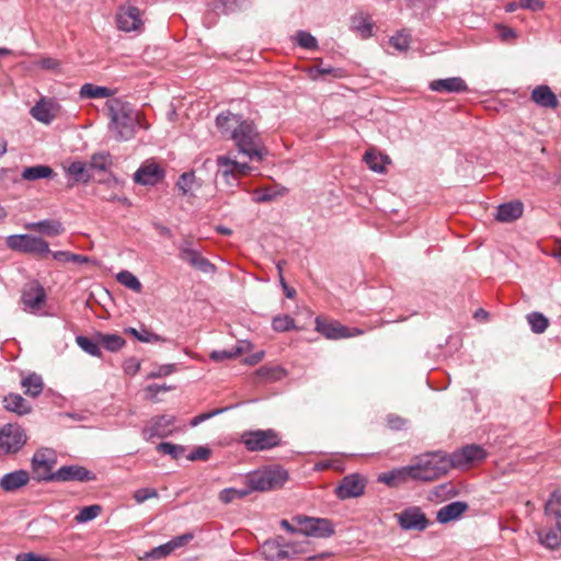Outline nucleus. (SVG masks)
Wrapping results in <instances>:
<instances>
[{
  "mask_svg": "<svg viewBox=\"0 0 561 561\" xmlns=\"http://www.w3.org/2000/svg\"><path fill=\"white\" fill-rule=\"evenodd\" d=\"M216 125L222 136L234 142L238 152L250 161L261 162L268 150L253 122L241 115L225 112L217 116Z\"/></svg>",
  "mask_w": 561,
  "mask_h": 561,
  "instance_id": "nucleus-1",
  "label": "nucleus"
},
{
  "mask_svg": "<svg viewBox=\"0 0 561 561\" xmlns=\"http://www.w3.org/2000/svg\"><path fill=\"white\" fill-rule=\"evenodd\" d=\"M110 112V131L118 141H126L135 136L139 125V113L134 110L130 103L121 99L107 101Z\"/></svg>",
  "mask_w": 561,
  "mask_h": 561,
  "instance_id": "nucleus-2",
  "label": "nucleus"
},
{
  "mask_svg": "<svg viewBox=\"0 0 561 561\" xmlns=\"http://www.w3.org/2000/svg\"><path fill=\"white\" fill-rule=\"evenodd\" d=\"M412 479L433 481L449 471L453 467L450 456L442 451L430 453L412 465Z\"/></svg>",
  "mask_w": 561,
  "mask_h": 561,
  "instance_id": "nucleus-3",
  "label": "nucleus"
},
{
  "mask_svg": "<svg viewBox=\"0 0 561 561\" xmlns=\"http://www.w3.org/2000/svg\"><path fill=\"white\" fill-rule=\"evenodd\" d=\"M288 472L279 466L266 467L247 477V488L251 492H266L282 488L288 480Z\"/></svg>",
  "mask_w": 561,
  "mask_h": 561,
  "instance_id": "nucleus-4",
  "label": "nucleus"
},
{
  "mask_svg": "<svg viewBox=\"0 0 561 561\" xmlns=\"http://www.w3.org/2000/svg\"><path fill=\"white\" fill-rule=\"evenodd\" d=\"M217 172L216 176L222 181L228 187H237L240 179L254 171V168L247 162H239L229 156H218L216 158Z\"/></svg>",
  "mask_w": 561,
  "mask_h": 561,
  "instance_id": "nucleus-5",
  "label": "nucleus"
},
{
  "mask_svg": "<svg viewBox=\"0 0 561 561\" xmlns=\"http://www.w3.org/2000/svg\"><path fill=\"white\" fill-rule=\"evenodd\" d=\"M179 430L174 415H156L147 421L141 430V436L146 442H150L153 438H167Z\"/></svg>",
  "mask_w": 561,
  "mask_h": 561,
  "instance_id": "nucleus-6",
  "label": "nucleus"
},
{
  "mask_svg": "<svg viewBox=\"0 0 561 561\" xmlns=\"http://www.w3.org/2000/svg\"><path fill=\"white\" fill-rule=\"evenodd\" d=\"M241 442L250 451L266 450L280 443L278 433L272 428L249 431L242 434Z\"/></svg>",
  "mask_w": 561,
  "mask_h": 561,
  "instance_id": "nucleus-7",
  "label": "nucleus"
},
{
  "mask_svg": "<svg viewBox=\"0 0 561 561\" xmlns=\"http://www.w3.org/2000/svg\"><path fill=\"white\" fill-rule=\"evenodd\" d=\"M7 245L14 251L45 255L49 254L48 243L39 238L32 234H11L7 238Z\"/></svg>",
  "mask_w": 561,
  "mask_h": 561,
  "instance_id": "nucleus-8",
  "label": "nucleus"
},
{
  "mask_svg": "<svg viewBox=\"0 0 561 561\" xmlns=\"http://www.w3.org/2000/svg\"><path fill=\"white\" fill-rule=\"evenodd\" d=\"M293 522L299 526V534L304 537L329 538L334 534V526L327 518L296 516Z\"/></svg>",
  "mask_w": 561,
  "mask_h": 561,
  "instance_id": "nucleus-9",
  "label": "nucleus"
},
{
  "mask_svg": "<svg viewBox=\"0 0 561 561\" xmlns=\"http://www.w3.org/2000/svg\"><path fill=\"white\" fill-rule=\"evenodd\" d=\"M316 331L329 340H340L363 334V330L342 325L337 321H328L322 317L316 318Z\"/></svg>",
  "mask_w": 561,
  "mask_h": 561,
  "instance_id": "nucleus-10",
  "label": "nucleus"
},
{
  "mask_svg": "<svg viewBox=\"0 0 561 561\" xmlns=\"http://www.w3.org/2000/svg\"><path fill=\"white\" fill-rule=\"evenodd\" d=\"M25 442V433L18 425L8 424L0 430V454L16 453Z\"/></svg>",
  "mask_w": 561,
  "mask_h": 561,
  "instance_id": "nucleus-11",
  "label": "nucleus"
},
{
  "mask_svg": "<svg viewBox=\"0 0 561 561\" xmlns=\"http://www.w3.org/2000/svg\"><path fill=\"white\" fill-rule=\"evenodd\" d=\"M56 463V454L53 449H38L32 457V469L38 481H51L53 467Z\"/></svg>",
  "mask_w": 561,
  "mask_h": 561,
  "instance_id": "nucleus-12",
  "label": "nucleus"
},
{
  "mask_svg": "<svg viewBox=\"0 0 561 561\" xmlns=\"http://www.w3.org/2000/svg\"><path fill=\"white\" fill-rule=\"evenodd\" d=\"M367 479L359 473L345 476L335 489V495L340 500L359 497L365 493Z\"/></svg>",
  "mask_w": 561,
  "mask_h": 561,
  "instance_id": "nucleus-13",
  "label": "nucleus"
},
{
  "mask_svg": "<svg viewBox=\"0 0 561 561\" xmlns=\"http://www.w3.org/2000/svg\"><path fill=\"white\" fill-rule=\"evenodd\" d=\"M403 530L422 531L427 528L428 519L419 506H410L394 515Z\"/></svg>",
  "mask_w": 561,
  "mask_h": 561,
  "instance_id": "nucleus-14",
  "label": "nucleus"
},
{
  "mask_svg": "<svg viewBox=\"0 0 561 561\" xmlns=\"http://www.w3.org/2000/svg\"><path fill=\"white\" fill-rule=\"evenodd\" d=\"M46 301L44 288L36 282L27 283L22 289L21 304L24 311L37 312Z\"/></svg>",
  "mask_w": 561,
  "mask_h": 561,
  "instance_id": "nucleus-15",
  "label": "nucleus"
},
{
  "mask_svg": "<svg viewBox=\"0 0 561 561\" xmlns=\"http://www.w3.org/2000/svg\"><path fill=\"white\" fill-rule=\"evenodd\" d=\"M60 104L53 99L41 98L30 110L31 116L37 122L49 125L57 118L60 112Z\"/></svg>",
  "mask_w": 561,
  "mask_h": 561,
  "instance_id": "nucleus-16",
  "label": "nucleus"
},
{
  "mask_svg": "<svg viewBox=\"0 0 561 561\" xmlns=\"http://www.w3.org/2000/svg\"><path fill=\"white\" fill-rule=\"evenodd\" d=\"M116 25L123 32L139 31L142 26L140 10L133 5L121 7L116 13Z\"/></svg>",
  "mask_w": 561,
  "mask_h": 561,
  "instance_id": "nucleus-17",
  "label": "nucleus"
},
{
  "mask_svg": "<svg viewBox=\"0 0 561 561\" xmlns=\"http://www.w3.org/2000/svg\"><path fill=\"white\" fill-rule=\"evenodd\" d=\"M449 456L454 468H465L473 462L483 460L486 454L484 449L478 445H468Z\"/></svg>",
  "mask_w": 561,
  "mask_h": 561,
  "instance_id": "nucleus-18",
  "label": "nucleus"
},
{
  "mask_svg": "<svg viewBox=\"0 0 561 561\" xmlns=\"http://www.w3.org/2000/svg\"><path fill=\"white\" fill-rule=\"evenodd\" d=\"M95 474L85 469L82 466L72 465V466H64L60 467L56 472L53 473L50 480L53 481H79V482H88L95 480Z\"/></svg>",
  "mask_w": 561,
  "mask_h": 561,
  "instance_id": "nucleus-19",
  "label": "nucleus"
},
{
  "mask_svg": "<svg viewBox=\"0 0 561 561\" xmlns=\"http://www.w3.org/2000/svg\"><path fill=\"white\" fill-rule=\"evenodd\" d=\"M180 259L187 262L193 267L202 271L203 273H211L215 271L214 264H211L206 257L192 247V243L185 241L179 247Z\"/></svg>",
  "mask_w": 561,
  "mask_h": 561,
  "instance_id": "nucleus-20",
  "label": "nucleus"
},
{
  "mask_svg": "<svg viewBox=\"0 0 561 561\" xmlns=\"http://www.w3.org/2000/svg\"><path fill=\"white\" fill-rule=\"evenodd\" d=\"M164 178V171L156 162H145L134 174L136 183L141 185H154Z\"/></svg>",
  "mask_w": 561,
  "mask_h": 561,
  "instance_id": "nucleus-21",
  "label": "nucleus"
},
{
  "mask_svg": "<svg viewBox=\"0 0 561 561\" xmlns=\"http://www.w3.org/2000/svg\"><path fill=\"white\" fill-rule=\"evenodd\" d=\"M30 480L28 471L23 469L14 470L0 478V489L5 493H14L27 485Z\"/></svg>",
  "mask_w": 561,
  "mask_h": 561,
  "instance_id": "nucleus-22",
  "label": "nucleus"
},
{
  "mask_svg": "<svg viewBox=\"0 0 561 561\" xmlns=\"http://www.w3.org/2000/svg\"><path fill=\"white\" fill-rule=\"evenodd\" d=\"M262 554L270 561L288 560V548L284 538L266 540L261 548Z\"/></svg>",
  "mask_w": 561,
  "mask_h": 561,
  "instance_id": "nucleus-23",
  "label": "nucleus"
},
{
  "mask_svg": "<svg viewBox=\"0 0 561 561\" xmlns=\"http://www.w3.org/2000/svg\"><path fill=\"white\" fill-rule=\"evenodd\" d=\"M430 89L439 93H460L468 90V85L460 77L436 79L430 82Z\"/></svg>",
  "mask_w": 561,
  "mask_h": 561,
  "instance_id": "nucleus-24",
  "label": "nucleus"
},
{
  "mask_svg": "<svg viewBox=\"0 0 561 561\" xmlns=\"http://www.w3.org/2000/svg\"><path fill=\"white\" fill-rule=\"evenodd\" d=\"M468 504L462 501L451 502L437 512L436 519L440 524H447L459 519L465 512L468 510Z\"/></svg>",
  "mask_w": 561,
  "mask_h": 561,
  "instance_id": "nucleus-25",
  "label": "nucleus"
},
{
  "mask_svg": "<svg viewBox=\"0 0 561 561\" xmlns=\"http://www.w3.org/2000/svg\"><path fill=\"white\" fill-rule=\"evenodd\" d=\"M409 479H412V468L411 466H405L379 474L377 481L394 488Z\"/></svg>",
  "mask_w": 561,
  "mask_h": 561,
  "instance_id": "nucleus-26",
  "label": "nucleus"
},
{
  "mask_svg": "<svg viewBox=\"0 0 561 561\" xmlns=\"http://www.w3.org/2000/svg\"><path fill=\"white\" fill-rule=\"evenodd\" d=\"M524 205L519 201L501 204L497 206L495 218L501 222H511L522 217Z\"/></svg>",
  "mask_w": 561,
  "mask_h": 561,
  "instance_id": "nucleus-27",
  "label": "nucleus"
},
{
  "mask_svg": "<svg viewBox=\"0 0 561 561\" xmlns=\"http://www.w3.org/2000/svg\"><path fill=\"white\" fill-rule=\"evenodd\" d=\"M539 542L548 549L561 548V525L551 524L550 527L537 531Z\"/></svg>",
  "mask_w": 561,
  "mask_h": 561,
  "instance_id": "nucleus-28",
  "label": "nucleus"
},
{
  "mask_svg": "<svg viewBox=\"0 0 561 561\" xmlns=\"http://www.w3.org/2000/svg\"><path fill=\"white\" fill-rule=\"evenodd\" d=\"M26 228L47 237H57L65 231L62 224L56 219H45L36 222H30L26 225Z\"/></svg>",
  "mask_w": 561,
  "mask_h": 561,
  "instance_id": "nucleus-29",
  "label": "nucleus"
},
{
  "mask_svg": "<svg viewBox=\"0 0 561 561\" xmlns=\"http://www.w3.org/2000/svg\"><path fill=\"white\" fill-rule=\"evenodd\" d=\"M531 100L539 106L556 108L559 104L557 95L548 85H538L531 91Z\"/></svg>",
  "mask_w": 561,
  "mask_h": 561,
  "instance_id": "nucleus-30",
  "label": "nucleus"
},
{
  "mask_svg": "<svg viewBox=\"0 0 561 561\" xmlns=\"http://www.w3.org/2000/svg\"><path fill=\"white\" fill-rule=\"evenodd\" d=\"M545 516L550 524L561 525V491L556 490L545 505Z\"/></svg>",
  "mask_w": 561,
  "mask_h": 561,
  "instance_id": "nucleus-31",
  "label": "nucleus"
},
{
  "mask_svg": "<svg viewBox=\"0 0 561 561\" xmlns=\"http://www.w3.org/2000/svg\"><path fill=\"white\" fill-rule=\"evenodd\" d=\"M288 190L282 185H273L262 188H256L253 192V201L255 203H268L275 201L277 197L286 195Z\"/></svg>",
  "mask_w": 561,
  "mask_h": 561,
  "instance_id": "nucleus-32",
  "label": "nucleus"
},
{
  "mask_svg": "<svg viewBox=\"0 0 561 561\" xmlns=\"http://www.w3.org/2000/svg\"><path fill=\"white\" fill-rule=\"evenodd\" d=\"M4 409L14 412L20 415L27 414L31 411V407L27 401L18 393H10L3 399Z\"/></svg>",
  "mask_w": 561,
  "mask_h": 561,
  "instance_id": "nucleus-33",
  "label": "nucleus"
},
{
  "mask_svg": "<svg viewBox=\"0 0 561 561\" xmlns=\"http://www.w3.org/2000/svg\"><path fill=\"white\" fill-rule=\"evenodd\" d=\"M54 175V170L44 164L32 165L23 169L21 178L24 181H36L39 179H49Z\"/></svg>",
  "mask_w": 561,
  "mask_h": 561,
  "instance_id": "nucleus-34",
  "label": "nucleus"
},
{
  "mask_svg": "<svg viewBox=\"0 0 561 561\" xmlns=\"http://www.w3.org/2000/svg\"><path fill=\"white\" fill-rule=\"evenodd\" d=\"M67 173L77 182H89L92 178L89 164L82 161L71 162L67 169Z\"/></svg>",
  "mask_w": 561,
  "mask_h": 561,
  "instance_id": "nucleus-35",
  "label": "nucleus"
},
{
  "mask_svg": "<svg viewBox=\"0 0 561 561\" xmlns=\"http://www.w3.org/2000/svg\"><path fill=\"white\" fill-rule=\"evenodd\" d=\"M113 91L106 87H100L92 83H84L79 91L81 99H105L112 96Z\"/></svg>",
  "mask_w": 561,
  "mask_h": 561,
  "instance_id": "nucleus-36",
  "label": "nucleus"
},
{
  "mask_svg": "<svg viewBox=\"0 0 561 561\" xmlns=\"http://www.w3.org/2000/svg\"><path fill=\"white\" fill-rule=\"evenodd\" d=\"M21 385L24 388L25 393L31 397H37L41 394L44 388L42 377L35 373L30 374L27 377L23 378Z\"/></svg>",
  "mask_w": 561,
  "mask_h": 561,
  "instance_id": "nucleus-37",
  "label": "nucleus"
},
{
  "mask_svg": "<svg viewBox=\"0 0 561 561\" xmlns=\"http://www.w3.org/2000/svg\"><path fill=\"white\" fill-rule=\"evenodd\" d=\"M364 161L371 171L382 173L385 171L387 157L377 153L374 150H368L364 154Z\"/></svg>",
  "mask_w": 561,
  "mask_h": 561,
  "instance_id": "nucleus-38",
  "label": "nucleus"
},
{
  "mask_svg": "<svg viewBox=\"0 0 561 561\" xmlns=\"http://www.w3.org/2000/svg\"><path fill=\"white\" fill-rule=\"evenodd\" d=\"M308 73L312 80H317V79H319V77L324 76V75H331L334 78L344 77V71L342 69L333 68L331 66H322V65H317V66L310 67L308 69Z\"/></svg>",
  "mask_w": 561,
  "mask_h": 561,
  "instance_id": "nucleus-39",
  "label": "nucleus"
},
{
  "mask_svg": "<svg viewBox=\"0 0 561 561\" xmlns=\"http://www.w3.org/2000/svg\"><path fill=\"white\" fill-rule=\"evenodd\" d=\"M112 165V157L108 152H98L91 157L90 170L107 171Z\"/></svg>",
  "mask_w": 561,
  "mask_h": 561,
  "instance_id": "nucleus-40",
  "label": "nucleus"
},
{
  "mask_svg": "<svg viewBox=\"0 0 561 561\" xmlns=\"http://www.w3.org/2000/svg\"><path fill=\"white\" fill-rule=\"evenodd\" d=\"M102 513V506L99 504H93L89 506H84L80 510V512L75 516V520L78 524H84L90 520H93Z\"/></svg>",
  "mask_w": 561,
  "mask_h": 561,
  "instance_id": "nucleus-41",
  "label": "nucleus"
},
{
  "mask_svg": "<svg viewBox=\"0 0 561 561\" xmlns=\"http://www.w3.org/2000/svg\"><path fill=\"white\" fill-rule=\"evenodd\" d=\"M76 342L78 346L88 353L89 355L100 357L102 355L100 350V341L95 342L92 339L83 335H78L76 337Z\"/></svg>",
  "mask_w": 561,
  "mask_h": 561,
  "instance_id": "nucleus-42",
  "label": "nucleus"
},
{
  "mask_svg": "<svg viewBox=\"0 0 561 561\" xmlns=\"http://www.w3.org/2000/svg\"><path fill=\"white\" fill-rule=\"evenodd\" d=\"M248 0H218V3L214 4L216 10L221 9L224 13H232L248 8Z\"/></svg>",
  "mask_w": 561,
  "mask_h": 561,
  "instance_id": "nucleus-43",
  "label": "nucleus"
},
{
  "mask_svg": "<svg viewBox=\"0 0 561 561\" xmlns=\"http://www.w3.org/2000/svg\"><path fill=\"white\" fill-rule=\"evenodd\" d=\"M251 493V490H248V488L244 489H234V488H227L220 491L219 493V500L224 504H229L233 502L237 499H242L248 496Z\"/></svg>",
  "mask_w": 561,
  "mask_h": 561,
  "instance_id": "nucleus-44",
  "label": "nucleus"
},
{
  "mask_svg": "<svg viewBox=\"0 0 561 561\" xmlns=\"http://www.w3.org/2000/svg\"><path fill=\"white\" fill-rule=\"evenodd\" d=\"M100 344L110 352H116L125 345V340L118 334L100 335Z\"/></svg>",
  "mask_w": 561,
  "mask_h": 561,
  "instance_id": "nucleus-45",
  "label": "nucleus"
},
{
  "mask_svg": "<svg viewBox=\"0 0 561 561\" xmlns=\"http://www.w3.org/2000/svg\"><path fill=\"white\" fill-rule=\"evenodd\" d=\"M528 324L530 325V329L535 333H543L549 324L548 319L539 312H531L527 316Z\"/></svg>",
  "mask_w": 561,
  "mask_h": 561,
  "instance_id": "nucleus-46",
  "label": "nucleus"
},
{
  "mask_svg": "<svg viewBox=\"0 0 561 561\" xmlns=\"http://www.w3.org/2000/svg\"><path fill=\"white\" fill-rule=\"evenodd\" d=\"M117 280L125 287L139 293L141 290V283L139 279L129 271H122L116 276Z\"/></svg>",
  "mask_w": 561,
  "mask_h": 561,
  "instance_id": "nucleus-47",
  "label": "nucleus"
},
{
  "mask_svg": "<svg viewBox=\"0 0 561 561\" xmlns=\"http://www.w3.org/2000/svg\"><path fill=\"white\" fill-rule=\"evenodd\" d=\"M390 45L399 51H405L410 47L411 35L405 30L399 31L390 37Z\"/></svg>",
  "mask_w": 561,
  "mask_h": 561,
  "instance_id": "nucleus-48",
  "label": "nucleus"
},
{
  "mask_svg": "<svg viewBox=\"0 0 561 561\" xmlns=\"http://www.w3.org/2000/svg\"><path fill=\"white\" fill-rule=\"evenodd\" d=\"M157 450L159 453L169 455L173 459L178 460V459H180L181 457L184 456L185 447L182 446V445H175V444H172V443L162 442V443L158 444Z\"/></svg>",
  "mask_w": 561,
  "mask_h": 561,
  "instance_id": "nucleus-49",
  "label": "nucleus"
},
{
  "mask_svg": "<svg viewBox=\"0 0 561 561\" xmlns=\"http://www.w3.org/2000/svg\"><path fill=\"white\" fill-rule=\"evenodd\" d=\"M286 548H288V560L295 559L308 552L309 541L306 538L293 542L286 541Z\"/></svg>",
  "mask_w": 561,
  "mask_h": 561,
  "instance_id": "nucleus-50",
  "label": "nucleus"
},
{
  "mask_svg": "<svg viewBox=\"0 0 561 561\" xmlns=\"http://www.w3.org/2000/svg\"><path fill=\"white\" fill-rule=\"evenodd\" d=\"M294 38H295L296 43L302 48L310 49V50L318 48L317 38L313 35H311L309 32L298 31L295 34Z\"/></svg>",
  "mask_w": 561,
  "mask_h": 561,
  "instance_id": "nucleus-51",
  "label": "nucleus"
},
{
  "mask_svg": "<svg viewBox=\"0 0 561 561\" xmlns=\"http://www.w3.org/2000/svg\"><path fill=\"white\" fill-rule=\"evenodd\" d=\"M272 328L277 332L290 331L296 329L295 320L287 314H280L273 319Z\"/></svg>",
  "mask_w": 561,
  "mask_h": 561,
  "instance_id": "nucleus-52",
  "label": "nucleus"
},
{
  "mask_svg": "<svg viewBox=\"0 0 561 561\" xmlns=\"http://www.w3.org/2000/svg\"><path fill=\"white\" fill-rule=\"evenodd\" d=\"M195 180L196 178L194 172H185L179 178L176 182V187L179 188V191H181L183 195H187L192 192L195 184Z\"/></svg>",
  "mask_w": 561,
  "mask_h": 561,
  "instance_id": "nucleus-53",
  "label": "nucleus"
},
{
  "mask_svg": "<svg viewBox=\"0 0 561 561\" xmlns=\"http://www.w3.org/2000/svg\"><path fill=\"white\" fill-rule=\"evenodd\" d=\"M171 553H172V547H170L169 543L165 542L163 545H160V546L151 549L148 552H145V554L142 557H140V560H148V559L160 560V559L168 557Z\"/></svg>",
  "mask_w": 561,
  "mask_h": 561,
  "instance_id": "nucleus-54",
  "label": "nucleus"
},
{
  "mask_svg": "<svg viewBox=\"0 0 561 561\" xmlns=\"http://www.w3.org/2000/svg\"><path fill=\"white\" fill-rule=\"evenodd\" d=\"M241 353V347L234 346L230 350H222V351H213L210 353V358L215 362H224L227 359H232L239 356Z\"/></svg>",
  "mask_w": 561,
  "mask_h": 561,
  "instance_id": "nucleus-55",
  "label": "nucleus"
},
{
  "mask_svg": "<svg viewBox=\"0 0 561 561\" xmlns=\"http://www.w3.org/2000/svg\"><path fill=\"white\" fill-rule=\"evenodd\" d=\"M158 492L156 489L152 488H142L138 489L134 492L133 497L136 501L137 504H142L147 500L156 499L158 497Z\"/></svg>",
  "mask_w": 561,
  "mask_h": 561,
  "instance_id": "nucleus-56",
  "label": "nucleus"
},
{
  "mask_svg": "<svg viewBox=\"0 0 561 561\" xmlns=\"http://www.w3.org/2000/svg\"><path fill=\"white\" fill-rule=\"evenodd\" d=\"M137 340L144 343H157V342H164L165 340L161 337L158 334H154L147 329L139 330V335L137 336Z\"/></svg>",
  "mask_w": 561,
  "mask_h": 561,
  "instance_id": "nucleus-57",
  "label": "nucleus"
},
{
  "mask_svg": "<svg viewBox=\"0 0 561 561\" xmlns=\"http://www.w3.org/2000/svg\"><path fill=\"white\" fill-rule=\"evenodd\" d=\"M329 468H334L337 471L343 470V466L339 459L322 460L314 465L316 471H322Z\"/></svg>",
  "mask_w": 561,
  "mask_h": 561,
  "instance_id": "nucleus-58",
  "label": "nucleus"
},
{
  "mask_svg": "<svg viewBox=\"0 0 561 561\" xmlns=\"http://www.w3.org/2000/svg\"><path fill=\"white\" fill-rule=\"evenodd\" d=\"M175 371V365L174 364H165L159 366L157 369L152 370L149 374V378H160L171 375Z\"/></svg>",
  "mask_w": 561,
  "mask_h": 561,
  "instance_id": "nucleus-59",
  "label": "nucleus"
},
{
  "mask_svg": "<svg viewBox=\"0 0 561 561\" xmlns=\"http://www.w3.org/2000/svg\"><path fill=\"white\" fill-rule=\"evenodd\" d=\"M209 456H210L209 448L199 446L187 456V459H190L192 461L207 460L209 458Z\"/></svg>",
  "mask_w": 561,
  "mask_h": 561,
  "instance_id": "nucleus-60",
  "label": "nucleus"
},
{
  "mask_svg": "<svg viewBox=\"0 0 561 561\" xmlns=\"http://www.w3.org/2000/svg\"><path fill=\"white\" fill-rule=\"evenodd\" d=\"M193 535L192 534H184L178 537L172 538L170 541H168L169 546L172 547V552L184 545H186L190 540H192Z\"/></svg>",
  "mask_w": 561,
  "mask_h": 561,
  "instance_id": "nucleus-61",
  "label": "nucleus"
},
{
  "mask_svg": "<svg viewBox=\"0 0 561 561\" xmlns=\"http://www.w3.org/2000/svg\"><path fill=\"white\" fill-rule=\"evenodd\" d=\"M16 561H51V559L48 557L35 554L33 552H27V553H19L16 556Z\"/></svg>",
  "mask_w": 561,
  "mask_h": 561,
  "instance_id": "nucleus-62",
  "label": "nucleus"
},
{
  "mask_svg": "<svg viewBox=\"0 0 561 561\" xmlns=\"http://www.w3.org/2000/svg\"><path fill=\"white\" fill-rule=\"evenodd\" d=\"M387 423L392 430H401L405 425L407 421L398 415L390 414L387 417Z\"/></svg>",
  "mask_w": 561,
  "mask_h": 561,
  "instance_id": "nucleus-63",
  "label": "nucleus"
},
{
  "mask_svg": "<svg viewBox=\"0 0 561 561\" xmlns=\"http://www.w3.org/2000/svg\"><path fill=\"white\" fill-rule=\"evenodd\" d=\"M140 369V363L136 358H129L124 364V370L128 375H135Z\"/></svg>",
  "mask_w": 561,
  "mask_h": 561,
  "instance_id": "nucleus-64",
  "label": "nucleus"
}]
</instances>
